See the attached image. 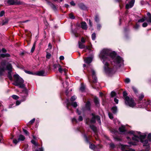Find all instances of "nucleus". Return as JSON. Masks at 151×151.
<instances>
[{"label": "nucleus", "instance_id": "obj_1", "mask_svg": "<svg viewBox=\"0 0 151 151\" xmlns=\"http://www.w3.org/2000/svg\"><path fill=\"white\" fill-rule=\"evenodd\" d=\"M99 56L104 64V69L105 73L108 74L113 73V70L109 67L107 61L109 60V58L113 60L114 65L117 67H120L123 60L119 56H117L115 52H111L107 49H104L101 52Z\"/></svg>", "mask_w": 151, "mask_h": 151}, {"label": "nucleus", "instance_id": "obj_2", "mask_svg": "<svg viewBox=\"0 0 151 151\" xmlns=\"http://www.w3.org/2000/svg\"><path fill=\"white\" fill-rule=\"evenodd\" d=\"M129 133L133 134L134 137H132V139L133 140L135 141L136 142L140 141L141 142L143 143V146H146L148 148H149L148 140L147 139H145L144 141L143 140L146 137V134H144L142 135L140 132H135L133 131L129 132Z\"/></svg>", "mask_w": 151, "mask_h": 151}, {"label": "nucleus", "instance_id": "obj_3", "mask_svg": "<svg viewBox=\"0 0 151 151\" xmlns=\"http://www.w3.org/2000/svg\"><path fill=\"white\" fill-rule=\"evenodd\" d=\"M14 82L13 84L16 86H18L20 88H24L22 91V93L25 94L24 97L26 98L27 96L28 92L27 89L25 88V85L24 84V81L17 74L14 76Z\"/></svg>", "mask_w": 151, "mask_h": 151}, {"label": "nucleus", "instance_id": "obj_4", "mask_svg": "<svg viewBox=\"0 0 151 151\" xmlns=\"http://www.w3.org/2000/svg\"><path fill=\"white\" fill-rule=\"evenodd\" d=\"M5 62H3L1 63L0 66V76H2L3 75V72L6 70L8 71V77L11 80H12V77L11 75V73L12 72V65L9 64H8L5 68Z\"/></svg>", "mask_w": 151, "mask_h": 151}, {"label": "nucleus", "instance_id": "obj_5", "mask_svg": "<svg viewBox=\"0 0 151 151\" xmlns=\"http://www.w3.org/2000/svg\"><path fill=\"white\" fill-rule=\"evenodd\" d=\"M127 95V93L125 92H124L123 96L125 100L126 104L131 107H133L135 105L133 100L131 99H130L129 97Z\"/></svg>", "mask_w": 151, "mask_h": 151}, {"label": "nucleus", "instance_id": "obj_6", "mask_svg": "<svg viewBox=\"0 0 151 151\" xmlns=\"http://www.w3.org/2000/svg\"><path fill=\"white\" fill-rule=\"evenodd\" d=\"M93 116L91 119L90 121L91 123H94L96 122V120L99 124H101V121L100 117L98 116H95L93 114H92Z\"/></svg>", "mask_w": 151, "mask_h": 151}, {"label": "nucleus", "instance_id": "obj_7", "mask_svg": "<svg viewBox=\"0 0 151 151\" xmlns=\"http://www.w3.org/2000/svg\"><path fill=\"white\" fill-rule=\"evenodd\" d=\"M7 3L9 5H19L22 4L19 0H8Z\"/></svg>", "mask_w": 151, "mask_h": 151}, {"label": "nucleus", "instance_id": "obj_8", "mask_svg": "<svg viewBox=\"0 0 151 151\" xmlns=\"http://www.w3.org/2000/svg\"><path fill=\"white\" fill-rule=\"evenodd\" d=\"M78 43L79 47L80 48L83 49L85 48V51L86 52L87 51V50H88L89 52H90L92 51V50L89 48V46H86L85 47V45L83 44L80 41L78 42Z\"/></svg>", "mask_w": 151, "mask_h": 151}, {"label": "nucleus", "instance_id": "obj_9", "mask_svg": "<svg viewBox=\"0 0 151 151\" xmlns=\"http://www.w3.org/2000/svg\"><path fill=\"white\" fill-rule=\"evenodd\" d=\"M25 139V137L22 135H20L19 136V138L18 139H14L13 140V142L15 144H17V143L20 141H23Z\"/></svg>", "mask_w": 151, "mask_h": 151}, {"label": "nucleus", "instance_id": "obj_10", "mask_svg": "<svg viewBox=\"0 0 151 151\" xmlns=\"http://www.w3.org/2000/svg\"><path fill=\"white\" fill-rule=\"evenodd\" d=\"M128 146L122 145L121 149L122 151H135L134 149L131 148H128Z\"/></svg>", "mask_w": 151, "mask_h": 151}, {"label": "nucleus", "instance_id": "obj_11", "mask_svg": "<svg viewBox=\"0 0 151 151\" xmlns=\"http://www.w3.org/2000/svg\"><path fill=\"white\" fill-rule=\"evenodd\" d=\"M91 71L92 73V76L93 78V83H96L97 82V78L96 76V73L95 71L93 69L91 70Z\"/></svg>", "mask_w": 151, "mask_h": 151}, {"label": "nucleus", "instance_id": "obj_12", "mask_svg": "<svg viewBox=\"0 0 151 151\" xmlns=\"http://www.w3.org/2000/svg\"><path fill=\"white\" fill-rule=\"evenodd\" d=\"M54 67L55 68H58L59 71L62 73L63 70V69L62 68L61 66L59 64H54L53 65Z\"/></svg>", "mask_w": 151, "mask_h": 151}, {"label": "nucleus", "instance_id": "obj_13", "mask_svg": "<svg viewBox=\"0 0 151 151\" xmlns=\"http://www.w3.org/2000/svg\"><path fill=\"white\" fill-rule=\"evenodd\" d=\"M134 0H132L129 4L126 5V8L127 9L132 7L134 5Z\"/></svg>", "mask_w": 151, "mask_h": 151}, {"label": "nucleus", "instance_id": "obj_14", "mask_svg": "<svg viewBox=\"0 0 151 151\" xmlns=\"http://www.w3.org/2000/svg\"><path fill=\"white\" fill-rule=\"evenodd\" d=\"M36 74L37 75L40 76H44L46 75V73H45V71L43 70L38 71Z\"/></svg>", "mask_w": 151, "mask_h": 151}, {"label": "nucleus", "instance_id": "obj_15", "mask_svg": "<svg viewBox=\"0 0 151 151\" xmlns=\"http://www.w3.org/2000/svg\"><path fill=\"white\" fill-rule=\"evenodd\" d=\"M92 60V59L91 57H87L85 58L84 60L85 63L88 64L90 63Z\"/></svg>", "mask_w": 151, "mask_h": 151}, {"label": "nucleus", "instance_id": "obj_16", "mask_svg": "<svg viewBox=\"0 0 151 151\" xmlns=\"http://www.w3.org/2000/svg\"><path fill=\"white\" fill-rule=\"evenodd\" d=\"M81 27L84 29H87V26L86 22H83L81 23Z\"/></svg>", "mask_w": 151, "mask_h": 151}, {"label": "nucleus", "instance_id": "obj_17", "mask_svg": "<svg viewBox=\"0 0 151 151\" xmlns=\"http://www.w3.org/2000/svg\"><path fill=\"white\" fill-rule=\"evenodd\" d=\"M90 105L91 104L90 102L88 101L86 104L85 107L86 110H90Z\"/></svg>", "mask_w": 151, "mask_h": 151}, {"label": "nucleus", "instance_id": "obj_18", "mask_svg": "<svg viewBox=\"0 0 151 151\" xmlns=\"http://www.w3.org/2000/svg\"><path fill=\"white\" fill-rule=\"evenodd\" d=\"M79 7L81 9L83 10H85L87 9L86 6L83 4H79Z\"/></svg>", "mask_w": 151, "mask_h": 151}, {"label": "nucleus", "instance_id": "obj_19", "mask_svg": "<svg viewBox=\"0 0 151 151\" xmlns=\"http://www.w3.org/2000/svg\"><path fill=\"white\" fill-rule=\"evenodd\" d=\"M10 56V55L8 53H6V54H1L0 55V57H1L2 58L4 57H8Z\"/></svg>", "mask_w": 151, "mask_h": 151}, {"label": "nucleus", "instance_id": "obj_20", "mask_svg": "<svg viewBox=\"0 0 151 151\" xmlns=\"http://www.w3.org/2000/svg\"><path fill=\"white\" fill-rule=\"evenodd\" d=\"M147 15L148 17V20L147 21L148 22L151 23V14L149 13H147Z\"/></svg>", "mask_w": 151, "mask_h": 151}, {"label": "nucleus", "instance_id": "obj_21", "mask_svg": "<svg viewBox=\"0 0 151 151\" xmlns=\"http://www.w3.org/2000/svg\"><path fill=\"white\" fill-rule=\"evenodd\" d=\"M111 110L113 113H116L117 111V108L116 106L112 107L111 108Z\"/></svg>", "mask_w": 151, "mask_h": 151}, {"label": "nucleus", "instance_id": "obj_22", "mask_svg": "<svg viewBox=\"0 0 151 151\" xmlns=\"http://www.w3.org/2000/svg\"><path fill=\"white\" fill-rule=\"evenodd\" d=\"M119 131L120 132H123L125 131L124 127V126H122L119 128Z\"/></svg>", "mask_w": 151, "mask_h": 151}, {"label": "nucleus", "instance_id": "obj_23", "mask_svg": "<svg viewBox=\"0 0 151 151\" xmlns=\"http://www.w3.org/2000/svg\"><path fill=\"white\" fill-rule=\"evenodd\" d=\"M91 129L93 130L94 132H96L97 131L96 127L94 125L90 126Z\"/></svg>", "mask_w": 151, "mask_h": 151}, {"label": "nucleus", "instance_id": "obj_24", "mask_svg": "<svg viewBox=\"0 0 151 151\" xmlns=\"http://www.w3.org/2000/svg\"><path fill=\"white\" fill-rule=\"evenodd\" d=\"M48 3H49V5H50V6L54 10H55L56 9V7L55 5L52 4H50V3L49 2V0H45Z\"/></svg>", "mask_w": 151, "mask_h": 151}, {"label": "nucleus", "instance_id": "obj_25", "mask_svg": "<svg viewBox=\"0 0 151 151\" xmlns=\"http://www.w3.org/2000/svg\"><path fill=\"white\" fill-rule=\"evenodd\" d=\"M85 86L83 84H81V87L80 89V90L81 91L83 92L84 91V90H85Z\"/></svg>", "mask_w": 151, "mask_h": 151}, {"label": "nucleus", "instance_id": "obj_26", "mask_svg": "<svg viewBox=\"0 0 151 151\" xmlns=\"http://www.w3.org/2000/svg\"><path fill=\"white\" fill-rule=\"evenodd\" d=\"M94 101L95 104L97 105V104H99L98 99L96 97L94 98Z\"/></svg>", "mask_w": 151, "mask_h": 151}, {"label": "nucleus", "instance_id": "obj_27", "mask_svg": "<svg viewBox=\"0 0 151 151\" xmlns=\"http://www.w3.org/2000/svg\"><path fill=\"white\" fill-rule=\"evenodd\" d=\"M91 37L93 40H95L96 37V35L95 33H93L92 34Z\"/></svg>", "mask_w": 151, "mask_h": 151}, {"label": "nucleus", "instance_id": "obj_28", "mask_svg": "<svg viewBox=\"0 0 151 151\" xmlns=\"http://www.w3.org/2000/svg\"><path fill=\"white\" fill-rule=\"evenodd\" d=\"M71 105L73 106L74 107H76L77 106V104L76 102H73L71 104Z\"/></svg>", "mask_w": 151, "mask_h": 151}, {"label": "nucleus", "instance_id": "obj_29", "mask_svg": "<svg viewBox=\"0 0 151 151\" xmlns=\"http://www.w3.org/2000/svg\"><path fill=\"white\" fill-rule=\"evenodd\" d=\"M12 97L13 99L16 100H17L19 98V97L16 95H13Z\"/></svg>", "mask_w": 151, "mask_h": 151}, {"label": "nucleus", "instance_id": "obj_30", "mask_svg": "<svg viewBox=\"0 0 151 151\" xmlns=\"http://www.w3.org/2000/svg\"><path fill=\"white\" fill-rule=\"evenodd\" d=\"M35 43H34L32 46V47L31 49V52H33L34 50H35Z\"/></svg>", "mask_w": 151, "mask_h": 151}, {"label": "nucleus", "instance_id": "obj_31", "mask_svg": "<svg viewBox=\"0 0 151 151\" xmlns=\"http://www.w3.org/2000/svg\"><path fill=\"white\" fill-rule=\"evenodd\" d=\"M31 142L34 145H35L36 146H37L38 145V144L35 142V140H32L31 141Z\"/></svg>", "mask_w": 151, "mask_h": 151}, {"label": "nucleus", "instance_id": "obj_32", "mask_svg": "<svg viewBox=\"0 0 151 151\" xmlns=\"http://www.w3.org/2000/svg\"><path fill=\"white\" fill-rule=\"evenodd\" d=\"M35 118H33L32 120H30L29 122V124H32L35 121Z\"/></svg>", "mask_w": 151, "mask_h": 151}, {"label": "nucleus", "instance_id": "obj_33", "mask_svg": "<svg viewBox=\"0 0 151 151\" xmlns=\"http://www.w3.org/2000/svg\"><path fill=\"white\" fill-rule=\"evenodd\" d=\"M89 147L91 149H94L95 148V146L94 145L91 144L89 145Z\"/></svg>", "mask_w": 151, "mask_h": 151}, {"label": "nucleus", "instance_id": "obj_34", "mask_svg": "<svg viewBox=\"0 0 151 151\" xmlns=\"http://www.w3.org/2000/svg\"><path fill=\"white\" fill-rule=\"evenodd\" d=\"M108 115L109 118L111 119H112L113 118L112 114L111 113H109Z\"/></svg>", "mask_w": 151, "mask_h": 151}, {"label": "nucleus", "instance_id": "obj_35", "mask_svg": "<svg viewBox=\"0 0 151 151\" xmlns=\"http://www.w3.org/2000/svg\"><path fill=\"white\" fill-rule=\"evenodd\" d=\"M125 82L126 83H129L130 82V80L129 78H126L124 80Z\"/></svg>", "mask_w": 151, "mask_h": 151}, {"label": "nucleus", "instance_id": "obj_36", "mask_svg": "<svg viewBox=\"0 0 151 151\" xmlns=\"http://www.w3.org/2000/svg\"><path fill=\"white\" fill-rule=\"evenodd\" d=\"M76 99V97L74 96H73L70 99V100L72 101H74Z\"/></svg>", "mask_w": 151, "mask_h": 151}, {"label": "nucleus", "instance_id": "obj_37", "mask_svg": "<svg viewBox=\"0 0 151 151\" xmlns=\"http://www.w3.org/2000/svg\"><path fill=\"white\" fill-rule=\"evenodd\" d=\"M116 95V93L114 91H112L111 93V97H113L115 96Z\"/></svg>", "mask_w": 151, "mask_h": 151}, {"label": "nucleus", "instance_id": "obj_38", "mask_svg": "<svg viewBox=\"0 0 151 151\" xmlns=\"http://www.w3.org/2000/svg\"><path fill=\"white\" fill-rule=\"evenodd\" d=\"M144 95L142 94L140 96H139V100L140 101H141V100H142V99H143V98H144Z\"/></svg>", "mask_w": 151, "mask_h": 151}, {"label": "nucleus", "instance_id": "obj_39", "mask_svg": "<svg viewBox=\"0 0 151 151\" xmlns=\"http://www.w3.org/2000/svg\"><path fill=\"white\" fill-rule=\"evenodd\" d=\"M69 17L70 18L72 19H74L75 18V17L73 15V14H69Z\"/></svg>", "mask_w": 151, "mask_h": 151}, {"label": "nucleus", "instance_id": "obj_40", "mask_svg": "<svg viewBox=\"0 0 151 151\" xmlns=\"http://www.w3.org/2000/svg\"><path fill=\"white\" fill-rule=\"evenodd\" d=\"M84 137L85 138V140L87 142H88V143L89 142L88 140V139L86 135H84Z\"/></svg>", "mask_w": 151, "mask_h": 151}, {"label": "nucleus", "instance_id": "obj_41", "mask_svg": "<svg viewBox=\"0 0 151 151\" xmlns=\"http://www.w3.org/2000/svg\"><path fill=\"white\" fill-rule=\"evenodd\" d=\"M128 144L129 145H137L136 142H129Z\"/></svg>", "mask_w": 151, "mask_h": 151}, {"label": "nucleus", "instance_id": "obj_42", "mask_svg": "<svg viewBox=\"0 0 151 151\" xmlns=\"http://www.w3.org/2000/svg\"><path fill=\"white\" fill-rule=\"evenodd\" d=\"M95 20L96 22H98L99 21V19L98 16H96L95 18Z\"/></svg>", "mask_w": 151, "mask_h": 151}, {"label": "nucleus", "instance_id": "obj_43", "mask_svg": "<svg viewBox=\"0 0 151 151\" xmlns=\"http://www.w3.org/2000/svg\"><path fill=\"white\" fill-rule=\"evenodd\" d=\"M4 13V11H2L0 13V16L1 17L3 16Z\"/></svg>", "mask_w": 151, "mask_h": 151}, {"label": "nucleus", "instance_id": "obj_44", "mask_svg": "<svg viewBox=\"0 0 151 151\" xmlns=\"http://www.w3.org/2000/svg\"><path fill=\"white\" fill-rule=\"evenodd\" d=\"M145 19L144 18H142L141 19H140L138 20V22H144Z\"/></svg>", "mask_w": 151, "mask_h": 151}, {"label": "nucleus", "instance_id": "obj_45", "mask_svg": "<svg viewBox=\"0 0 151 151\" xmlns=\"http://www.w3.org/2000/svg\"><path fill=\"white\" fill-rule=\"evenodd\" d=\"M147 24L146 22H144L142 24V26L143 27H147Z\"/></svg>", "mask_w": 151, "mask_h": 151}, {"label": "nucleus", "instance_id": "obj_46", "mask_svg": "<svg viewBox=\"0 0 151 151\" xmlns=\"http://www.w3.org/2000/svg\"><path fill=\"white\" fill-rule=\"evenodd\" d=\"M114 102L116 103V104H118V101H119V100H118V99H116V98H115L114 99Z\"/></svg>", "mask_w": 151, "mask_h": 151}, {"label": "nucleus", "instance_id": "obj_47", "mask_svg": "<svg viewBox=\"0 0 151 151\" xmlns=\"http://www.w3.org/2000/svg\"><path fill=\"white\" fill-rule=\"evenodd\" d=\"M83 117L81 116H79L78 118V120L80 121H81L83 120Z\"/></svg>", "mask_w": 151, "mask_h": 151}, {"label": "nucleus", "instance_id": "obj_48", "mask_svg": "<svg viewBox=\"0 0 151 151\" xmlns=\"http://www.w3.org/2000/svg\"><path fill=\"white\" fill-rule=\"evenodd\" d=\"M23 131L27 135L28 134V132L26 130L23 129Z\"/></svg>", "mask_w": 151, "mask_h": 151}, {"label": "nucleus", "instance_id": "obj_49", "mask_svg": "<svg viewBox=\"0 0 151 151\" xmlns=\"http://www.w3.org/2000/svg\"><path fill=\"white\" fill-rule=\"evenodd\" d=\"M25 72L26 73H27L28 74H34L33 73H32V72H31L29 71H25Z\"/></svg>", "mask_w": 151, "mask_h": 151}, {"label": "nucleus", "instance_id": "obj_50", "mask_svg": "<svg viewBox=\"0 0 151 151\" xmlns=\"http://www.w3.org/2000/svg\"><path fill=\"white\" fill-rule=\"evenodd\" d=\"M36 151H43V149L42 148H40L36 150Z\"/></svg>", "mask_w": 151, "mask_h": 151}, {"label": "nucleus", "instance_id": "obj_51", "mask_svg": "<svg viewBox=\"0 0 151 151\" xmlns=\"http://www.w3.org/2000/svg\"><path fill=\"white\" fill-rule=\"evenodd\" d=\"M89 25L91 27H92V23L90 20H89Z\"/></svg>", "mask_w": 151, "mask_h": 151}, {"label": "nucleus", "instance_id": "obj_52", "mask_svg": "<svg viewBox=\"0 0 151 151\" xmlns=\"http://www.w3.org/2000/svg\"><path fill=\"white\" fill-rule=\"evenodd\" d=\"M70 4L72 6H75V3L73 1H71L70 3Z\"/></svg>", "mask_w": 151, "mask_h": 151}, {"label": "nucleus", "instance_id": "obj_53", "mask_svg": "<svg viewBox=\"0 0 151 151\" xmlns=\"http://www.w3.org/2000/svg\"><path fill=\"white\" fill-rule=\"evenodd\" d=\"M50 56H51V55H50V54H47V55H46V58L48 59L50 58Z\"/></svg>", "mask_w": 151, "mask_h": 151}, {"label": "nucleus", "instance_id": "obj_54", "mask_svg": "<svg viewBox=\"0 0 151 151\" xmlns=\"http://www.w3.org/2000/svg\"><path fill=\"white\" fill-rule=\"evenodd\" d=\"M64 57L63 56H60L59 59L60 60H63L64 59Z\"/></svg>", "mask_w": 151, "mask_h": 151}, {"label": "nucleus", "instance_id": "obj_55", "mask_svg": "<svg viewBox=\"0 0 151 151\" xmlns=\"http://www.w3.org/2000/svg\"><path fill=\"white\" fill-rule=\"evenodd\" d=\"M21 102L19 101H17L16 102V105L17 106L19 105L21 103Z\"/></svg>", "mask_w": 151, "mask_h": 151}, {"label": "nucleus", "instance_id": "obj_56", "mask_svg": "<svg viewBox=\"0 0 151 151\" xmlns=\"http://www.w3.org/2000/svg\"><path fill=\"white\" fill-rule=\"evenodd\" d=\"M132 89L135 93H136L137 92V91L135 88L134 87H132Z\"/></svg>", "mask_w": 151, "mask_h": 151}, {"label": "nucleus", "instance_id": "obj_57", "mask_svg": "<svg viewBox=\"0 0 151 151\" xmlns=\"http://www.w3.org/2000/svg\"><path fill=\"white\" fill-rule=\"evenodd\" d=\"M52 46L50 43H49L48 45V49H51Z\"/></svg>", "mask_w": 151, "mask_h": 151}, {"label": "nucleus", "instance_id": "obj_58", "mask_svg": "<svg viewBox=\"0 0 151 151\" xmlns=\"http://www.w3.org/2000/svg\"><path fill=\"white\" fill-rule=\"evenodd\" d=\"M148 138L149 139H151V133H150L148 135Z\"/></svg>", "mask_w": 151, "mask_h": 151}, {"label": "nucleus", "instance_id": "obj_59", "mask_svg": "<svg viewBox=\"0 0 151 151\" xmlns=\"http://www.w3.org/2000/svg\"><path fill=\"white\" fill-rule=\"evenodd\" d=\"M76 111L78 115H80L81 114V111H80L78 109H77Z\"/></svg>", "mask_w": 151, "mask_h": 151}, {"label": "nucleus", "instance_id": "obj_60", "mask_svg": "<svg viewBox=\"0 0 151 151\" xmlns=\"http://www.w3.org/2000/svg\"><path fill=\"white\" fill-rule=\"evenodd\" d=\"M89 119L88 118L86 120V123L87 124H89Z\"/></svg>", "mask_w": 151, "mask_h": 151}, {"label": "nucleus", "instance_id": "obj_61", "mask_svg": "<svg viewBox=\"0 0 151 151\" xmlns=\"http://www.w3.org/2000/svg\"><path fill=\"white\" fill-rule=\"evenodd\" d=\"M81 42L83 43H84V42H85V40L83 37H82L81 38Z\"/></svg>", "mask_w": 151, "mask_h": 151}, {"label": "nucleus", "instance_id": "obj_62", "mask_svg": "<svg viewBox=\"0 0 151 151\" xmlns=\"http://www.w3.org/2000/svg\"><path fill=\"white\" fill-rule=\"evenodd\" d=\"M139 25L136 24V26H135L134 28L135 29H137L139 27Z\"/></svg>", "mask_w": 151, "mask_h": 151}, {"label": "nucleus", "instance_id": "obj_63", "mask_svg": "<svg viewBox=\"0 0 151 151\" xmlns=\"http://www.w3.org/2000/svg\"><path fill=\"white\" fill-rule=\"evenodd\" d=\"M2 51L3 52H6L7 51L4 48L2 49Z\"/></svg>", "mask_w": 151, "mask_h": 151}, {"label": "nucleus", "instance_id": "obj_64", "mask_svg": "<svg viewBox=\"0 0 151 151\" xmlns=\"http://www.w3.org/2000/svg\"><path fill=\"white\" fill-rule=\"evenodd\" d=\"M110 147L112 148H114V145L113 144L111 143L110 144Z\"/></svg>", "mask_w": 151, "mask_h": 151}]
</instances>
